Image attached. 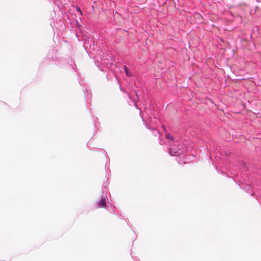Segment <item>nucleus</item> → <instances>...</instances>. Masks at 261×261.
<instances>
[{
	"instance_id": "nucleus-1",
	"label": "nucleus",
	"mask_w": 261,
	"mask_h": 261,
	"mask_svg": "<svg viewBox=\"0 0 261 261\" xmlns=\"http://www.w3.org/2000/svg\"><path fill=\"white\" fill-rule=\"evenodd\" d=\"M98 205L99 207H105L106 206V199L104 198L101 199L99 202L98 203Z\"/></svg>"
},
{
	"instance_id": "nucleus-2",
	"label": "nucleus",
	"mask_w": 261,
	"mask_h": 261,
	"mask_svg": "<svg viewBox=\"0 0 261 261\" xmlns=\"http://www.w3.org/2000/svg\"><path fill=\"white\" fill-rule=\"evenodd\" d=\"M169 153L172 156L179 155V153H178L177 151H176L174 150L172 148H170L169 149Z\"/></svg>"
},
{
	"instance_id": "nucleus-3",
	"label": "nucleus",
	"mask_w": 261,
	"mask_h": 261,
	"mask_svg": "<svg viewBox=\"0 0 261 261\" xmlns=\"http://www.w3.org/2000/svg\"><path fill=\"white\" fill-rule=\"evenodd\" d=\"M124 69H125V71L126 75L128 76H132L131 73L130 72H129L128 69L126 68V66H124Z\"/></svg>"
},
{
	"instance_id": "nucleus-4",
	"label": "nucleus",
	"mask_w": 261,
	"mask_h": 261,
	"mask_svg": "<svg viewBox=\"0 0 261 261\" xmlns=\"http://www.w3.org/2000/svg\"><path fill=\"white\" fill-rule=\"evenodd\" d=\"M166 137L167 139L173 140V138L169 134H167Z\"/></svg>"
},
{
	"instance_id": "nucleus-5",
	"label": "nucleus",
	"mask_w": 261,
	"mask_h": 261,
	"mask_svg": "<svg viewBox=\"0 0 261 261\" xmlns=\"http://www.w3.org/2000/svg\"><path fill=\"white\" fill-rule=\"evenodd\" d=\"M76 11H78V12H80V14H81V15H82V11H81V9H80V7H76Z\"/></svg>"
}]
</instances>
